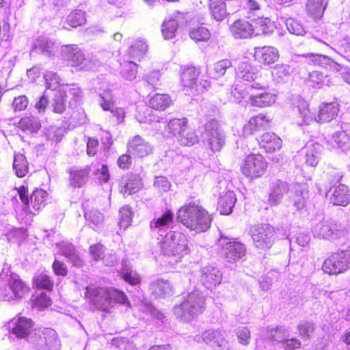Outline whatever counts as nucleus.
<instances>
[{"instance_id":"5fc2aeb1","label":"nucleus","mask_w":350,"mask_h":350,"mask_svg":"<svg viewBox=\"0 0 350 350\" xmlns=\"http://www.w3.org/2000/svg\"><path fill=\"white\" fill-rule=\"evenodd\" d=\"M138 72V65L132 61L126 62L122 66V75L127 80H133Z\"/></svg>"},{"instance_id":"4468645a","label":"nucleus","mask_w":350,"mask_h":350,"mask_svg":"<svg viewBox=\"0 0 350 350\" xmlns=\"http://www.w3.org/2000/svg\"><path fill=\"white\" fill-rule=\"evenodd\" d=\"M260 149L267 154H272L281 150L282 139L273 132H265L257 139Z\"/></svg>"},{"instance_id":"dca6fc26","label":"nucleus","mask_w":350,"mask_h":350,"mask_svg":"<svg viewBox=\"0 0 350 350\" xmlns=\"http://www.w3.org/2000/svg\"><path fill=\"white\" fill-rule=\"evenodd\" d=\"M254 57L260 64L269 66L278 61L280 53L275 47L271 46H258L254 49Z\"/></svg>"},{"instance_id":"37998d69","label":"nucleus","mask_w":350,"mask_h":350,"mask_svg":"<svg viewBox=\"0 0 350 350\" xmlns=\"http://www.w3.org/2000/svg\"><path fill=\"white\" fill-rule=\"evenodd\" d=\"M107 288L88 287L85 293V297L90 301L97 304L103 300L106 301Z\"/></svg>"},{"instance_id":"13d9d810","label":"nucleus","mask_w":350,"mask_h":350,"mask_svg":"<svg viewBox=\"0 0 350 350\" xmlns=\"http://www.w3.org/2000/svg\"><path fill=\"white\" fill-rule=\"evenodd\" d=\"M297 329L302 338L310 339L311 334L314 331V325L312 323L302 322L297 325Z\"/></svg>"},{"instance_id":"5701e85b","label":"nucleus","mask_w":350,"mask_h":350,"mask_svg":"<svg viewBox=\"0 0 350 350\" xmlns=\"http://www.w3.org/2000/svg\"><path fill=\"white\" fill-rule=\"evenodd\" d=\"M221 250L230 262L242 258L246 252L244 245L234 240L227 241L223 244Z\"/></svg>"},{"instance_id":"9d476101","label":"nucleus","mask_w":350,"mask_h":350,"mask_svg":"<svg viewBox=\"0 0 350 350\" xmlns=\"http://www.w3.org/2000/svg\"><path fill=\"white\" fill-rule=\"evenodd\" d=\"M34 346L36 350H59L62 344L55 330L44 328L36 334Z\"/></svg>"},{"instance_id":"f257e3e1","label":"nucleus","mask_w":350,"mask_h":350,"mask_svg":"<svg viewBox=\"0 0 350 350\" xmlns=\"http://www.w3.org/2000/svg\"><path fill=\"white\" fill-rule=\"evenodd\" d=\"M177 219L190 230L204 232L211 228L213 218L203 206L191 202L178 210Z\"/></svg>"},{"instance_id":"58836bf2","label":"nucleus","mask_w":350,"mask_h":350,"mask_svg":"<svg viewBox=\"0 0 350 350\" xmlns=\"http://www.w3.org/2000/svg\"><path fill=\"white\" fill-rule=\"evenodd\" d=\"M16 126L23 131L36 132L40 129L41 124L38 118L26 116L20 119Z\"/></svg>"},{"instance_id":"864d4df0","label":"nucleus","mask_w":350,"mask_h":350,"mask_svg":"<svg viewBox=\"0 0 350 350\" xmlns=\"http://www.w3.org/2000/svg\"><path fill=\"white\" fill-rule=\"evenodd\" d=\"M137 118L140 122L152 123L159 122V118L147 109H140L137 111Z\"/></svg>"},{"instance_id":"bf43d9fd","label":"nucleus","mask_w":350,"mask_h":350,"mask_svg":"<svg viewBox=\"0 0 350 350\" xmlns=\"http://www.w3.org/2000/svg\"><path fill=\"white\" fill-rule=\"evenodd\" d=\"M104 250V245L98 243L92 244L89 247V253L94 260L98 261L103 259L105 256Z\"/></svg>"},{"instance_id":"9b49d317","label":"nucleus","mask_w":350,"mask_h":350,"mask_svg":"<svg viewBox=\"0 0 350 350\" xmlns=\"http://www.w3.org/2000/svg\"><path fill=\"white\" fill-rule=\"evenodd\" d=\"M314 231L317 237L329 241L340 239L347 234V231L340 225L327 222L318 224Z\"/></svg>"},{"instance_id":"49530a36","label":"nucleus","mask_w":350,"mask_h":350,"mask_svg":"<svg viewBox=\"0 0 350 350\" xmlns=\"http://www.w3.org/2000/svg\"><path fill=\"white\" fill-rule=\"evenodd\" d=\"M106 301H113L120 304L131 306V303L125 293L114 288H107Z\"/></svg>"},{"instance_id":"052dcab7","label":"nucleus","mask_w":350,"mask_h":350,"mask_svg":"<svg viewBox=\"0 0 350 350\" xmlns=\"http://www.w3.org/2000/svg\"><path fill=\"white\" fill-rule=\"evenodd\" d=\"M52 270L55 275L66 277L68 273L66 265L62 260L55 259L52 264Z\"/></svg>"},{"instance_id":"774afa93","label":"nucleus","mask_w":350,"mask_h":350,"mask_svg":"<svg viewBox=\"0 0 350 350\" xmlns=\"http://www.w3.org/2000/svg\"><path fill=\"white\" fill-rule=\"evenodd\" d=\"M326 77L319 71H313L309 75V81L312 86L323 85L325 83Z\"/></svg>"},{"instance_id":"79ce46f5","label":"nucleus","mask_w":350,"mask_h":350,"mask_svg":"<svg viewBox=\"0 0 350 350\" xmlns=\"http://www.w3.org/2000/svg\"><path fill=\"white\" fill-rule=\"evenodd\" d=\"M173 212L171 210H167L161 217L154 219L150 222V228L152 230L161 229L172 224L173 222Z\"/></svg>"},{"instance_id":"603ef678","label":"nucleus","mask_w":350,"mask_h":350,"mask_svg":"<svg viewBox=\"0 0 350 350\" xmlns=\"http://www.w3.org/2000/svg\"><path fill=\"white\" fill-rule=\"evenodd\" d=\"M178 25L176 20L170 19L163 22L162 25V34L165 39L175 37Z\"/></svg>"},{"instance_id":"2eb2a0df","label":"nucleus","mask_w":350,"mask_h":350,"mask_svg":"<svg viewBox=\"0 0 350 350\" xmlns=\"http://www.w3.org/2000/svg\"><path fill=\"white\" fill-rule=\"evenodd\" d=\"M230 31L237 39H247L254 37L253 20L239 18L229 27Z\"/></svg>"},{"instance_id":"de8ad7c7","label":"nucleus","mask_w":350,"mask_h":350,"mask_svg":"<svg viewBox=\"0 0 350 350\" xmlns=\"http://www.w3.org/2000/svg\"><path fill=\"white\" fill-rule=\"evenodd\" d=\"M144 80L148 87L153 91H156L159 89L162 84V75L158 70H152L145 75Z\"/></svg>"},{"instance_id":"7ed1b4c3","label":"nucleus","mask_w":350,"mask_h":350,"mask_svg":"<svg viewBox=\"0 0 350 350\" xmlns=\"http://www.w3.org/2000/svg\"><path fill=\"white\" fill-rule=\"evenodd\" d=\"M17 191L18 197L26 213L31 215H36L46 204L48 193L42 189H36L31 194L28 196V187L21 185L15 188Z\"/></svg>"},{"instance_id":"e2e57ef3","label":"nucleus","mask_w":350,"mask_h":350,"mask_svg":"<svg viewBox=\"0 0 350 350\" xmlns=\"http://www.w3.org/2000/svg\"><path fill=\"white\" fill-rule=\"evenodd\" d=\"M29 105V99L25 95H21L14 98L12 106L15 112L25 111Z\"/></svg>"},{"instance_id":"c9c22d12","label":"nucleus","mask_w":350,"mask_h":350,"mask_svg":"<svg viewBox=\"0 0 350 350\" xmlns=\"http://www.w3.org/2000/svg\"><path fill=\"white\" fill-rule=\"evenodd\" d=\"M148 46L146 42L137 40L134 42L127 50V55L130 58L141 61L147 54Z\"/></svg>"},{"instance_id":"6ab92c4d","label":"nucleus","mask_w":350,"mask_h":350,"mask_svg":"<svg viewBox=\"0 0 350 350\" xmlns=\"http://www.w3.org/2000/svg\"><path fill=\"white\" fill-rule=\"evenodd\" d=\"M340 112V105L336 102L323 103L318 110L315 122L319 124L329 122L336 119Z\"/></svg>"},{"instance_id":"7c9ffc66","label":"nucleus","mask_w":350,"mask_h":350,"mask_svg":"<svg viewBox=\"0 0 350 350\" xmlns=\"http://www.w3.org/2000/svg\"><path fill=\"white\" fill-rule=\"evenodd\" d=\"M208 10L217 21H224L228 15L225 0H208Z\"/></svg>"},{"instance_id":"f8f14e48","label":"nucleus","mask_w":350,"mask_h":350,"mask_svg":"<svg viewBox=\"0 0 350 350\" xmlns=\"http://www.w3.org/2000/svg\"><path fill=\"white\" fill-rule=\"evenodd\" d=\"M126 150L135 158L143 159L152 154V146L141 135H137L128 141Z\"/></svg>"},{"instance_id":"c756f323","label":"nucleus","mask_w":350,"mask_h":350,"mask_svg":"<svg viewBox=\"0 0 350 350\" xmlns=\"http://www.w3.org/2000/svg\"><path fill=\"white\" fill-rule=\"evenodd\" d=\"M32 284L38 290H46L49 292L53 291L55 287L53 278L46 272L36 274L32 278Z\"/></svg>"},{"instance_id":"a18cd8bd","label":"nucleus","mask_w":350,"mask_h":350,"mask_svg":"<svg viewBox=\"0 0 350 350\" xmlns=\"http://www.w3.org/2000/svg\"><path fill=\"white\" fill-rule=\"evenodd\" d=\"M177 142L182 146H193L199 142V137L196 131L191 130L187 127L177 138Z\"/></svg>"},{"instance_id":"20e7f679","label":"nucleus","mask_w":350,"mask_h":350,"mask_svg":"<svg viewBox=\"0 0 350 350\" xmlns=\"http://www.w3.org/2000/svg\"><path fill=\"white\" fill-rule=\"evenodd\" d=\"M268 162L260 153H250L241 161L240 171L248 180L262 178L267 172Z\"/></svg>"},{"instance_id":"bb28decb","label":"nucleus","mask_w":350,"mask_h":350,"mask_svg":"<svg viewBox=\"0 0 350 350\" xmlns=\"http://www.w3.org/2000/svg\"><path fill=\"white\" fill-rule=\"evenodd\" d=\"M237 201L236 194L234 191L228 190L222 193L219 198L217 208L221 215H229Z\"/></svg>"},{"instance_id":"cd10ccee","label":"nucleus","mask_w":350,"mask_h":350,"mask_svg":"<svg viewBox=\"0 0 350 350\" xmlns=\"http://www.w3.org/2000/svg\"><path fill=\"white\" fill-rule=\"evenodd\" d=\"M90 169L86 167L82 169H72L69 171V183L74 188H81L86 184Z\"/></svg>"},{"instance_id":"423d86ee","label":"nucleus","mask_w":350,"mask_h":350,"mask_svg":"<svg viewBox=\"0 0 350 350\" xmlns=\"http://www.w3.org/2000/svg\"><path fill=\"white\" fill-rule=\"evenodd\" d=\"M350 268V250H339L327 256L323 265L322 270L329 275L344 273Z\"/></svg>"},{"instance_id":"2f4dec72","label":"nucleus","mask_w":350,"mask_h":350,"mask_svg":"<svg viewBox=\"0 0 350 350\" xmlns=\"http://www.w3.org/2000/svg\"><path fill=\"white\" fill-rule=\"evenodd\" d=\"M189 122L186 118H172L168 121L166 129L170 135L177 139L185 130H187Z\"/></svg>"},{"instance_id":"3c124183","label":"nucleus","mask_w":350,"mask_h":350,"mask_svg":"<svg viewBox=\"0 0 350 350\" xmlns=\"http://www.w3.org/2000/svg\"><path fill=\"white\" fill-rule=\"evenodd\" d=\"M31 306L39 310H43L51 305V299L46 293L42 292L38 295H33L31 298Z\"/></svg>"},{"instance_id":"a211bd4d","label":"nucleus","mask_w":350,"mask_h":350,"mask_svg":"<svg viewBox=\"0 0 350 350\" xmlns=\"http://www.w3.org/2000/svg\"><path fill=\"white\" fill-rule=\"evenodd\" d=\"M8 286L11 292L10 299H22L27 295L31 290L27 282L16 273L10 274Z\"/></svg>"},{"instance_id":"f704fd0d","label":"nucleus","mask_w":350,"mask_h":350,"mask_svg":"<svg viewBox=\"0 0 350 350\" xmlns=\"http://www.w3.org/2000/svg\"><path fill=\"white\" fill-rule=\"evenodd\" d=\"M60 254L67 258L73 267L80 268L85 265L84 260L78 254L76 247L72 245H66L62 248Z\"/></svg>"},{"instance_id":"a19ab883","label":"nucleus","mask_w":350,"mask_h":350,"mask_svg":"<svg viewBox=\"0 0 350 350\" xmlns=\"http://www.w3.org/2000/svg\"><path fill=\"white\" fill-rule=\"evenodd\" d=\"M66 92L62 90H57L53 99L52 110L55 113L62 114L66 109Z\"/></svg>"},{"instance_id":"4d7b16f0","label":"nucleus","mask_w":350,"mask_h":350,"mask_svg":"<svg viewBox=\"0 0 350 350\" xmlns=\"http://www.w3.org/2000/svg\"><path fill=\"white\" fill-rule=\"evenodd\" d=\"M122 280L131 286H136L141 283L140 276L137 273H133L130 269L120 273Z\"/></svg>"},{"instance_id":"f03ea898","label":"nucleus","mask_w":350,"mask_h":350,"mask_svg":"<svg viewBox=\"0 0 350 350\" xmlns=\"http://www.w3.org/2000/svg\"><path fill=\"white\" fill-rule=\"evenodd\" d=\"M160 247L164 255L178 258L188 254L190 251L187 235L178 230L171 232L170 238L160 243Z\"/></svg>"},{"instance_id":"aec40b11","label":"nucleus","mask_w":350,"mask_h":350,"mask_svg":"<svg viewBox=\"0 0 350 350\" xmlns=\"http://www.w3.org/2000/svg\"><path fill=\"white\" fill-rule=\"evenodd\" d=\"M144 187L143 178L139 174H131L119 185V191L124 197L137 193Z\"/></svg>"},{"instance_id":"473e14b6","label":"nucleus","mask_w":350,"mask_h":350,"mask_svg":"<svg viewBox=\"0 0 350 350\" xmlns=\"http://www.w3.org/2000/svg\"><path fill=\"white\" fill-rule=\"evenodd\" d=\"M254 36H268L274 31V25L268 18L253 20Z\"/></svg>"},{"instance_id":"69168bd1","label":"nucleus","mask_w":350,"mask_h":350,"mask_svg":"<svg viewBox=\"0 0 350 350\" xmlns=\"http://www.w3.org/2000/svg\"><path fill=\"white\" fill-rule=\"evenodd\" d=\"M99 140L94 137H90L87 140L86 152L89 157L95 156L98 151Z\"/></svg>"},{"instance_id":"72a5a7b5","label":"nucleus","mask_w":350,"mask_h":350,"mask_svg":"<svg viewBox=\"0 0 350 350\" xmlns=\"http://www.w3.org/2000/svg\"><path fill=\"white\" fill-rule=\"evenodd\" d=\"M86 23V13L81 9L72 10L65 18V23L71 28L83 26Z\"/></svg>"},{"instance_id":"4be33fe9","label":"nucleus","mask_w":350,"mask_h":350,"mask_svg":"<svg viewBox=\"0 0 350 350\" xmlns=\"http://www.w3.org/2000/svg\"><path fill=\"white\" fill-rule=\"evenodd\" d=\"M174 105L172 96L167 93H155L148 99V106L157 111L162 112Z\"/></svg>"},{"instance_id":"6e6d98bb","label":"nucleus","mask_w":350,"mask_h":350,"mask_svg":"<svg viewBox=\"0 0 350 350\" xmlns=\"http://www.w3.org/2000/svg\"><path fill=\"white\" fill-rule=\"evenodd\" d=\"M232 66L231 61L228 59H221L214 64V78H218L225 75L227 69Z\"/></svg>"},{"instance_id":"0eeeda50","label":"nucleus","mask_w":350,"mask_h":350,"mask_svg":"<svg viewBox=\"0 0 350 350\" xmlns=\"http://www.w3.org/2000/svg\"><path fill=\"white\" fill-rule=\"evenodd\" d=\"M201 75L200 67L188 66L183 67L180 72V81L182 85L194 91L196 95H199L205 92L210 86V83L204 81L203 83H198V80Z\"/></svg>"},{"instance_id":"c85d7f7f","label":"nucleus","mask_w":350,"mask_h":350,"mask_svg":"<svg viewBox=\"0 0 350 350\" xmlns=\"http://www.w3.org/2000/svg\"><path fill=\"white\" fill-rule=\"evenodd\" d=\"M149 290L156 299H161L170 295L173 288L168 281L159 279L150 284Z\"/></svg>"},{"instance_id":"e433bc0d","label":"nucleus","mask_w":350,"mask_h":350,"mask_svg":"<svg viewBox=\"0 0 350 350\" xmlns=\"http://www.w3.org/2000/svg\"><path fill=\"white\" fill-rule=\"evenodd\" d=\"M13 169L16 176L18 178H23L28 174L29 171V162L24 154L18 153L14 155Z\"/></svg>"},{"instance_id":"412c9836","label":"nucleus","mask_w":350,"mask_h":350,"mask_svg":"<svg viewBox=\"0 0 350 350\" xmlns=\"http://www.w3.org/2000/svg\"><path fill=\"white\" fill-rule=\"evenodd\" d=\"M275 100L276 95L266 90L262 92L251 93L247 102L252 107L265 108L273 105Z\"/></svg>"},{"instance_id":"338daca9","label":"nucleus","mask_w":350,"mask_h":350,"mask_svg":"<svg viewBox=\"0 0 350 350\" xmlns=\"http://www.w3.org/2000/svg\"><path fill=\"white\" fill-rule=\"evenodd\" d=\"M332 140L340 147L345 146L350 141V137L345 131L335 133L332 136Z\"/></svg>"},{"instance_id":"f3484780","label":"nucleus","mask_w":350,"mask_h":350,"mask_svg":"<svg viewBox=\"0 0 350 350\" xmlns=\"http://www.w3.org/2000/svg\"><path fill=\"white\" fill-rule=\"evenodd\" d=\"M271 118L265 114L258 113L251 117L243 127V133L245 135H252L261 130L269 127Z\"/></svg>"},{"instance_id":"8fccbe9b","label":"nucleus","mask_w":350,"mask_h":350,"mask_svg":"<svg viewBox=\"0 0 350 350\" xmlns=\"http://www.w3.org/2000/svg\"><path fill=\"white\" fill-rule=\"evenodd\" d=\"M190 38L196 42H206L211 38L208 28L202 25L193 28L189 32Z\"/></svg>"},{"instance_id":"6e6552de","label":"nucleus","mask_w":350,"mask_h":350,"mask_svg":"<svg viewBox=\"0 0 350 350\" xmlns=\"http://www.w3.org/2000/svg\"><path fill=\"white\" fill-rule=\"evenodd\" d=\"M63 61L67 66L77 68L79 70H88L92 61L85 57L83 51L75 44H68L62 50Z\"/></svg>"},{"instance_id":"a878e982","label":"nucleus","mask_w":350,"mask_h":350,"mask_svg":"<svg viewBox=\"0 0 350 350\" xmlns=\"http://www.w3.org/2000/svg\"><path fill=\"white\" fill-rule=\"evenodd\" d=\"M33 324L31 319L19 317L9 332L18 338H26L29 336Z\"/></svg>"},{"instance_id":"c03bdc74","label":"nucleus","mask_w":350,"mask_h":350,"mask_svg":"<svg viewBox=\"0 0 350 350\" xmlns=\"http://www.w3.org/2000/svg\"><path fill=\"white\" fill-rule=\"evenodd\" d=\"M221 273L216 269H207L202 275V280L207 287H213L221 283Z\"/></svg>"},{"instance_id":"680f3d73","label":"nucleus","mask_w":350,"mask_h":350,"mask_svg":"<svg viewBox=\"0 0 350 350\" xmlns=\"http://www.w3.org/2000/svg\"><path fill=\"white\" fill-rule=\"evenodd\" d=\"M154 187L159 193H165L170 191L171 184L165 177L157 176L154 182Z\"/></svg>"},{"instance_id":"b1692460","label":"nucleus","mask_w":350,"mask_h":350,"mask_svg":"<svg viewBox=\"0 0 350 350\" xmlns=\"http://www.w3.org/2000/svg\"><path fill=\"white\" fill-rule=\"evenodd\" d=\"M301 56L308 59V64L314 66L336 70H339L341 68L340 66L338 63L325 55L306 53L303 54Z\"/></svg>"},{"instance_id":"39448f33","label":"nucleus","mask_w":350,"mask_h":350,"mask_svg":"<svg viewBox=\"0 0 350 350\" xmlns=\"http://www.w3.org/2000/svg\"><path fill=\"white\" fill-rule=\"evenodd\" d=\"M205 309L204 299L196 293H190L180 304L174 307V314L180 319H191Z\"/></svg>"},{"instance_id":"4c0bfd02","label":"nucleus","mask_w":350,"mask_h":350,"mask_svg":"<svg viewBox=\"0 0 350 350\" xmlns=\"http://www.w3.org/2000/svg\"><path fill=\"white\" fill-rule=\"evenodd\" d=\"M325 8L323 0H308L306 12L312 18L317 19L323 15Z\"/></svg>"},{"instance_id":"ea45409f","label":"nucleus","mask_w":350,"mask_h":350,"mask_svg":"<svg viewBox=\"0 0 350 350\" xmlns=\"http://www.w3.org/2000/svg\"><path fill=\"white\" fill-rule=\"evenodd\" d=\"M202 339L205 343L211 345L221 347L225 342L224 336L219 330L208 329L202 334Z\"/></svg>"},{"instance_id":"0e129e2a","label":"nucleus","mask_w":350,"mask_h":350,"mask_svg":"<svg viewBox=\"0 0 350 350\" xmlns=\"http://www.w3.org/2000/svg\"><path fill=\"white\" fill-rule=\"evenodd\" d=\"M306 162L308 165L314 167L319 163V152L316 148L315 144L309 148L306 153Z\"/></svg>"},{"instance_id":"393cba45","label":"nucleus","mask_w":350,"mask_h":350,"mask_svg":"<svg viewBox=\"0 0 350 350\" xmlns=\"http://www.w3.org/2000/svg\"><path fill=\"white\" fill-rule=\"evenodd\" d=\"M330 202L334 206H346L350 203V189L344 184L334 187L329 197Z\"/></svg>"},{"instance_id":"09e8293b","label":"nucleus","mask_w":350,"mask_h":350,"mask_svg":"<svg viewBox=\"0 0 350 350\" xmlns=\"http://www.w3.org/2000/svg\"><path fill=\"white\" fill-rule=\"evenodd\" d=\"M297 108L299 116L305 124H308L313 121L315 122L317 115L313 114L310 105L307 102L304 100L300 101L297 105Z\"/></svg>"},{"instance_id":"ddd939ff","label":"nucleus","mask_w":350,"mask_h":350,"mask_svg":"<svg viewBox=\"0 0 350 350\" xmlns=\"http://www.w3.org/2000/svg\"><path fill=\"white\" fill-rule=\"evenodd\" d=\"M275 229L269 224H260L254 228L252 237L258 247H270Z\"/></svg>"},{"instance_id":"1a4fd4ad","label":"nucleus","mask_w":350,"mask_h":350,"mask_svg":"<svg viewBox=\"0 0 350 350\" xmlns=\"http://www.w3.org/2000/svg\"><path fill=\"white\" fill-rule=\"evenodd\" d=\"M204 129L209 150L214 153L220 152L225 145V134L219 122L212 119L205 124Z\"/></svg>"}]
</instances>
